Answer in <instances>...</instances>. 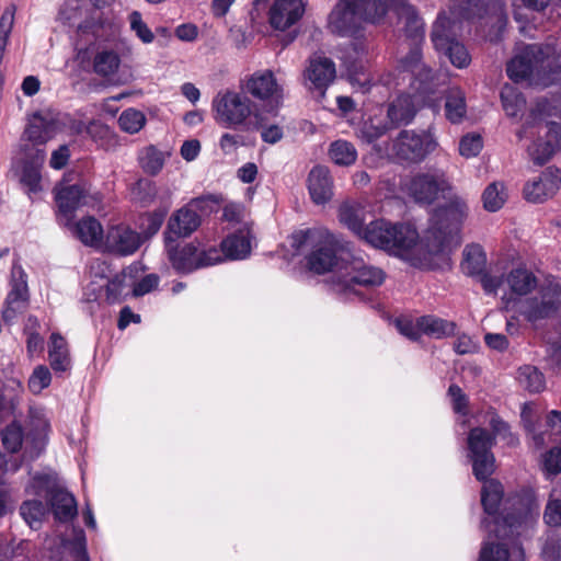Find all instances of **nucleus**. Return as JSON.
<instances>
[{
	"instance_id": "43",
	"label": "nucleus",
	"mask_w": 561,
	"mask_h": 561,
	"mask_svg": "<svg viewBox=\"0 0 561 561\" xmlns=\"http://www.w3.org/2000/svg\"><path fill=\"white\" fill-rule=\"evenodd\" d=\"M519 382L530 392H540L546 387L543 374L535 366L526 365L518 370Z\"/></svg>"
},
{
	"instance_id": "5",
	"label": "nucleus",
	"mask_w": 561,
	"mask_h": 561,
	"mask_svg": "<svg viewBox=\"0 0 561 561\" xmlns=\"http://www.w3.org/2000/svg\"><path fill=\"white\" fill-rule=\"evenodd\" d=\"M556 48L551 45H527L508 64L507 76L515 82L524 80L541 82L548 85L557 80L561 72L557 66Z\"/></svg>"
},
{
	"instance_id": "61",
	"label": "nucleus",
	"mask_w": 561,
	"mask_h": 561,
	"mask_svg": "<svg viewBox=\"0 0 561 561\" xmlns=\"http://www.w3.org/2000/svg\"><path fill=\"white\" fill-rule=\"evenodd\" d=\"M397 328L401 334L409 337L410 340H417L421 335V330L417 328V321L412 323L408 320H398Z\"/></svg>"
},
{
	"instance_id": "46",
	"label": "nucleus",
	"mask_w": 561,
	"mask_h": 561,
	"mask_svg": "<svg viewBox=\"0 0 561 561\" xmlns=\"http://www.w3.org/2000/svg\"><path fill=\"white\" fill-rule=\"evenodd\" d=\"M502 104L505 113L510 117H516L526 105V101L520 93L513 88H507L501 93Z\"/></svg>"
},
{
	"instance_id": "64",
	"label": "nucleus",
	"mask_w": 561,
	"mask_h": 561,
	"mask_svg": "<svg viewBox=\"0 0 561 561\" xmlns=\"http://www.w3.org/2000/svg\"><path fill=\"white\" fill-rule=\"evenodd\" d=\"M123 290V283L118 277L113 278L107 283L106 286V300L110 304H115L119 301L121 295Z\"/></svg>"
},
{
	"instance_id": "38",
	"label": "nucleus",
	"mask_w": 561,
	"mask_h": 561,
	"mask_svg": "<svg viewBox=\"0 0 561 561\" xmlns=\"http://www.w3.org/2000/svg\"><path fill=\"white\" fill-rule=\"evenodd\" d=\"M222 253L231 260H240L247 257L250 253L251 244L247 234L243 232L228 236L221 242Z\"/></svg>"
},
{
	"instance_id": "33",
	"label": "nucleus",
	"mask_w": 561,
	"mask_h": 561,
	"mask_svg": "<svg viewBox=\"0 0 561 561\" xmlns=\"http://www.w3.org/2000/svg\"><path fill=\"white\" fill-rule=\"evenodd\" d=\"M417 328L421 330V334L443 339L454 334L456 324L435 316H423L417 318Z\"/></svg>"
},
{
	"instance_id": "37",
	"label": "nucleus",
	"mask_w": 561,
	"mask_h": 561,
	"mask_svg": "<svg viewBox=\"0 0 561 561\" xmlns=\"http://www.w3.org/2000/svg\"><path fill=\"white\" fill-rule=\"evenodd\" d=\"M415 108L410 96H400L388 108L391 126L408 124L414 116Z\"/></svg>"
},
{
	"instance_id": "59",
	"label": "nucleus",
	"mask_w": 561,
	"mask_h": 561,
	"mask_svg": "<svg viewBox=\"0 0 561 561\" xmlns=\"http://www.w3.org/2000/svg\"><path fill=\"white\" fill-rule=\"evenodd\" d=\"M448 393L453 399L454 409L456 412H463L467 407V398L461 388L457 385H451Z\"/></svg>"
},
{
	"instance_id": "8",
	"label": "nucleus",
	"mask_w": 561,
	"mask_h": 561,
	"mask_svg": "<svg viewBox=\"0 0 561 561\" xmlns=\"http://www.w3.org/2000/svg\"><path fill=\"white\" fill-rule=\"evenodd\" d=\"M214 119L224 127H238L254 116L261 122V114L244 92L227 90L217 93L211 102Z\"/></svg>"
},
{
	"instance_id": "42",
	"label": "nucleus",
	"mask_w": 561,
	"mask_h": 561,
	"mask_svg": "<svg viewBox=\"0 0 561 561\" xmlns=\"http://www.w3.org/2000/svg\"><path fill=\"white\" fill-rule=\"evenodd\" d=\"M47 513V508L42 501L38 500H28L22 503L20 507V514L26 524L33 528L37 529L43 518Z\"/></svg>"
},
{
	"instance_id": "63",
	"label": "nucleus",
	"mask_w": 561,
	"mask_h": 561,
	"mask_svg": "<svg viewBox=\"0 0 561 561\" xmlns=\"http://www.w3.org/2000/svg\"><path fill=\"white\" fill-rule=\"evenodd\" d=\"M201 151V144L198 140H186L181 147V156L186 161H193Z\"/></svg>"
},
{
	"instance_id": "29",
	"label": "nucleus",
	"mask_w": 561,
	"mask_h": 561,
	"mask_svg": "<svg viewBox=\"0 0 561 561\" xmlns=\"http://www.w3.org/2000/svg\"><path fill=\"white\" fill-rule=\"evenodd\" d=\"M48 360L55 373H65L71 368V356L66 339L57 333H51L48 342Z\"/></svg>"
},
{
	"instance_id": "40",
	"label": "nucleus",
	"mask_w": 561,
	"mask_h": 561,
	"mask_svg": "<svg viewBox=\"0 0 561 561\" xmlns=\"http://www.w3.org/2000/svg\"><path fill=\"white\" fill-rule=\"evenodd\" d=\"M119 65L121 58L114 50H102L93 59V69L101 77L115 75Z\"/></svg>"
},
{
	"instance_id": "31",
	"label": "nucleus",
	"mask_w": 561,
	"mask_h": 561,
	"mask_svg": "<svg viewBox=\"0 0 561 561\" xmlns=\"http://www.w3.org/2000/svg\"><path fill=\"white\" fill-rule=\"evenodd\" d=\"M340 221L362 238L366 226L365 208L359 203H344L339 209Z\"/></svg>"
},
{
	"instance_id": "36",
	"label": "nucleus",
	"mask_w": 561,
	"mask_h": 561,
	"mask_svg": "<svg viewBox=\"0 0 561 561\" xmlns=\"http://www.w3.org/2000/svg\"><path fill=\"white\" fill-rule=\"evenodd\" d=\"M524 561V550L514 546L510 553L502 545L485 543L480 552L479 561Z\"/></svg>"
},
{
	"instance_id": "23",
	"label": "nucleus",
	"mask_w": 561,
	"mask_h": 561,
	"mask_svg": "<svg viewBox=\"0 0 561 561\" xmlns=\"http://www.w3.org/2000/svg\"><path fill=\"white\" fill-rule=\"evenodd\" d=\"M140 236L129 227L118 225L111 227L105 236L104 245L108 252L128 255L140 247Z\"/></svg>"
},
{
	"instance_id": "51",
	"label": "nucleus",
	"mask_w": 561,
	"mask_h": 561,
	"mask_svg": "<svg viewBox=\"0 0 561 561\" xmlns=\"http://www.w3.org/2000/svg\"><path fill=\"white\" fill-rule=\"evenodd\" d=\"M542 468L549 477L561 472V448L553 447L543 455Z\"/></svg>"
},
{
	"instance_id": "30",
	"label": "nucleus",
	"mask_w": 561,
	"mask_h": 561,
	"mask_svg": "<svg viewBox=\"0 0 561 561\" xmlns=\"http://www.w3.org/2000/svg\"><path fill=\"white\" fill-rule=\"evenodd\" d=\"M467 114L466 95L459 88H450L445 94V116L453 124L461 123Z\"/></svg>"
},
{
	"instance_id": "44",
	"label": "nucleus",
	"mask_w": 561,
	"mask_h": 561,
	"mask_svg": "<svg viewBox=\"0 0 561 561\" xmlns=\"http://www.w3.org/2000/svg\"><path fill=\"white\" fill-rule=\"evenodd\" d=\"M483 206L488 211L499 210L506 201L504 185L502 183H491L482 194Z\"/></svg>"
},
{
	"instance_id": "56",
	"label": "nucleus",
	"mask_w": 561,
	"mask_h": 561,
	"mask_svg": "<svg viewBox=\"0 0 561 561\" xmlns=\"http://www.w3.org/2000/svg\"><path fill=\"white\" fill-rule=\"evenodd\" d=\"M546 561H561V538H550L542 548Z\"/></svg>"
},
{
	"instance_id": "54",
	"label": "nucleus",
	"mask_w": 561,
	"mask_h": 561,
	"mask_svg": "<svg viewBox=\"0 0 561 561\" xmlns=\"http://www.w3.org/2000/svg\"><path fill=\"white\" fill-rule=\"evenodd\" d=\"M165 214L167 210L159 209L145 216L142 225L146 227L148 234L152 236L159 231L164 221Z\"/></svg>"
},
{
	"instance_id": "50",
	"label": "nucleus",
	"mask_w": 561,
	"mask_h": 561,
	"mask_svg": "<svg viewBox=\"0 0 561 561\" xmlns=\"http://www.w3.org/2000/svg\"><path fill=\"white\" fill-rule=\"evenodd\" d=\"M133 194L144 206H148L156 198L157 187L149 180H139L133 188Z\"/></svg>"
},
{
	"instance_id": "11",
	"label": "nucleus",
	"mask_w": 561,
	"mask_h": 561,
	"mask_svg": "<svg viewBox=\"0 0 561 561\" xmlns=\"http://www.w3.org/2000/svg\"><path fill=\"white\" fill-rule=\"evenodd\" d=\"M393 227L396 231V233H392L394 244L390 252L415 260L421 266L431 267L435 257H443L451 251L449 249L444 253L430 254L425 249H421L424 236L417 242L419 234L414 227L407 224H394Z\"/></svg>"
},
{
	"instance_id": "57",
	"label": "nucleus",
	"mask_w": 561,
	"mask_h": 561,
	"mask_svg": "<svg viewBox=\"0 0 561 561\" xmlns=\"http://www.w3.org/2000/svg\"><path fill=\"white\" fill-rule=\"evenodd\" d=\"M26 351L30 358L44 351V340L37 332H30L26 340Z\"/></svg>"
},
{
	"instance_id": "18",
	"label": "nucleus",
	"mask_w": 561,
	"mask_h": 561,
	"mask_svg": "<svg viewBox=\"0 0 561 561\" xmlns=\"http://www.w3.org/2000/svg\"><path fill=\"white\" fill-rule=\"evenodd\" d=\"M560 307L561 287L550 285L541 291L540 298L520 300L518 310L529 322H537L553 316Z\"/></svg>"
},
{
	"instance_id": "26",
	"label": "nucleus",
	"mask_w": 561,
	"mask_h": 561,
	"mask_svg": "<svg viewBox=\"0 0 561 561\" xmlns=\"http://www.w3.org/2000/svg\"><path fill=\"white\" fill-rule=\"evenodd\" d=\"M308 190L311 199L318 204H325L333 196V183L329 169L323 165H316L308 175Z\"/></svg>"
},
{
	"instance_id": "25",
	"label": "nucleus",
	"mask_w": 561,
	"mask_h": 561,
	"mask_svg": "<svg viewBox=\"0 0 561 561\" xmlns=\"http://www.w3.org/2000/svg\"><path fill=\"white\" fill-rule=\"evenodd\" d=\"M96 195H91L84 184H72L61 187L56 201L61 213H72L77 208L89 205L91 202L98 201Z\"/></svg>"
},
{
	"instance_id": "49",
	"label": "nucleus",
	"mask_w": 561,
	"mask_h": 561,
	"mask_svg": "<svg viewBox=\"0 0 561 561\" xmlns=\"http://www.w3.org/2000/svg\"><path fill=\"white\" fill-rule=\"evenodd\" d=\"M482 138L478 134H468L460 139L459 153L465 158H472L482 150Z\"/></svg>"
},
{
	"instance_id": "21",
	"label": "nucleus",
	"mask_w": 561,
	"mask_h": 561,
	"mask_svg": "<svg viewBox=\"0 0 561 561\" xmlns=\"http://www.w3.org/2000/svg\"><path fill=\"white\" fill-rule=\"evenodd\" d=\"M336 70L334 62L325 56L314 55L310 57L308 66L304 71L306 85L309 89H317L323 94L325 89L335 79Z\"/></svg>"
},
{
	"instance_id": "24",
	"label": "nucleus",
	"mask_w": 561,
	"mask_h": 561,
	"mask_svg": "<svg viewBox=\"0 0 561 561\" xmlns=\"http://www.w3.org/2000/svg\"><path fill=\"white\" fill-rule=\"evenodd\" d=\"M539 131L543 130L548 137L546 141L538 140L528 148L534 163L545 164L553 154L556 147L561 145V125L554 122L539 124Z\"/></svg>"
},
{
	"instance_id": "27",
	"label": "nucleus",
	"mask_w": 561,
	"mask_h": 561,
	"mask_svg": "<svg viewBox=\"0 0 561 561\" xmlns=\"http://www.w3.org/2000/svg\"><path fill=\"white\" fill-rule=\"evenodd\" d=\"M48 501L56 519L71 520L77 515V502L72 494L65 489L54 486L48 491Z\"/></svg>"
},
{
	"instance_id": "12",
	"label": "nucleus",
	"mask_w": 561,
	"mask_h": 561,
	"mask_svg": "<svg viewBox=\"0 0 561 561\" xmlns=\"http://www.w3.org/2000/svg\"><path fill=\"white\" fill-rule=\"evenodd\" d=\"M436 147L437 141L428 130H401L393 141L396 156L412 163L423 161Z\"/></svg>"
},
{
	"instance_id": "6",
	"label": "nucleus",
	"mask_w": 561,
	"mask_h": 561,
	"mask_svg": "<svg viewBox=\"0 0 561 561\" xmlns=\"http://www.w3.org/2000/svg\"><path fill=\"white\" fill-rule=\"evenodd\" d=\"M489 425L492 435L482 427L472 428L468 435L469 457L472 461L473 474L478 480H485L495 471V458L491 450L495 437L506 440L511 446L518 444V438L511 433L508 424L497 415L491 416Z\"/></svg>"
},
{
	"instance_id": "53",
	"label": "nucleus",
	"mask_w": 561,
	"mask_h": 561,
	"mask_svg": "<svg viewBox=\"0 0 561 561\" xmlns=\"http://www.w3.org/2000/svg\"><path fill=\"white\" fill-rule=\"evenodd\" d=\"M543 520L549 526H561V500L549 499L543 512Z\"/></svg>"
},
{
	"instance_id": "28",
	"label": "nucleus",
	"mask_w": 561,
	"mask_h": 561,
	"mask_svg": "<svg viewBox=\"0 0 561 561\" xmlns=\"http://www.w3.org/2000/svg\"><path fill=\"white\" fill-rule=\"evenodd\" d=\"M396 233L393 224L385 219H378L371 221L366 226L362 239L367 241L369 244L387 250L393 249V234Z\"/></svg>"
},
{
	"instance_id": "1",
	"label": "nucleus",
	"mask_w": 561,
	"mask_h": 561,
	"mask_svg": "<svg viewBox=\"0 0 561 561\" xmlns=\"http://www.w3.org/2000/svg\"><path fill=\"white\" fill-rule=\"evenodd\" d=\"M407 192L419 204L431 205L439 198L449 201L431 216L421 249L439 254L459 245V230L468 215V206L465 199L454 194L447 173L438 168L417 172L407 184Z\"/></svg>"
},
{
	"instance_id": "35",
	"label": "nucleus",
	"mask_w": 561,
	"mask_h": 561,
	"mask_svg": "<svg viewBox=\"0 0 561 561\" xmlns=\"http://www.w3.org/2000/svg\"><path fill=\"white\" fill-rule=\"evenodd\" d=\"M168 152L159 150L156 146L144 147L138 153L140 168L149 175H157L163 168Z\"/></svg>"
},
{
	"instance_id": "20",
	"label": "nucleus",
	"mask_w": 561,
	"mask_h": 561,
	"mask_svg": "<svg viewBox=\"0 0 561 561\" xmlns=\"http://www.w3.org/2000/svg\"><path fill=\"white\" fill-rule=\"evenodd\" d=\"M10 286L11 289L2 310V319L5 322H12L18 314L26 310L30 302L27 276L22 266L18 264L12 266Z\"/></svg>"
},
{
	"instance_id": "47",
	"label": "nucleus",
	"mask_w": 561,
	"mask_h": 561,
	"mask_svg": "<svg viewBox=\"0 0 561 561\" xmlns=\"http://www.w3.org/2000/svg\"><path fill=\"white\" fill-rule=\"evenodd\" d=\"M51 382V373L45 365H37L27 381L28 389L32 393L38 394L48 388Z\"/></svg>"
},
{
	"instance_id": "17",
	"label": "nucleus",
	"mask_w": 561,
	"mask_h": 561,
	"mask_svg": "<svg viewBox=\"0 0 561 561\" xmlns=\"http://www.w3.org/2000/svg\"><path fill=\"white\" fill-rule=\"evenodd\" d=\"M385 278L386 275L381 268L367 264L362 257L351 252L340 283L344 289H351L353 285L368 288L380 286Z\"/></svg>"
},
{
	"instance_id": "32",
	"label": "nucleus",
	"mask_w": 561,
	"mask_h": 561,
	"mask_svg": "<svg viewBox=\"0 0 561 561\" xmlns=\"http://www.w3.org/2000/svg\"><path fill=\"white\" fill-rule=\"evenodd\" d=\"M511 291L516 295H527L537 287L534 273L525 267L513 268L505 278Z\"/></svg>"
},
{
	"instance_id": "62",
	"label": "nucleus",
	"mask_w": 561,
	"mask_h": 561,
	"mask_svg": "<svg viewBox=\"0 0 561 561\" xmlns=\"http://www.w3.org/2000/svg\"><path fill=\"white\" fill-rule=\"evenodd\" d=\"M175 35L180 41L193 42L198 35V30L194 24H181L175 28Z\"/></svg>"
},
{
	"instance_id": "19",
	"label": "nucleus",
	"mask_w": 561,
	"mask_h": 561,
	"mask_svg": "<svg viewBox=\"0 0 561 561\" xmlns=\"http://www.w3.org/2000/svg\"><path fill=\"white\" fill-rule=\"evenodd\" d=\"M196 199L176 209L170 216L164 231L165 244L174 243L178 239L187 238L194 233L202 224V217L196 211Z\"/></svg>"
},
{
	"instance_id": "48",
	"label": "nucleus",
	"mask_w": 561,
	"mask_h": 561,
	"mask_svg": "<svg viewBox=\"0 0 561 561\" xmlns=\"http://www.w3.org/2000/svg\"><path fill=\"white\" fill-rule=\"evenodd\" d=\"M391 127V124H386L379 119H368L360 128V137L366 142L371 144L383 136Z\"/></svg>"
},
{
	"instance_id": "52",
	"label": "nucleus",
	"mask_w": 561,
	"mask_h": 561,
	"mask_svg": "<svg viewBox=\"0 0 561 561\" xmlns=\"http://www.w3.org/2000/svg\"><path fill=\"white\" fill-rule=\"evenodd\" d=\"M130 27L136 33V35L146 44H149L153 41L154 36L147 24L142 21L141 14L137 11L131 12L130 16Z\"/></svg>"
},
{
	"instance_id": "3",
	"label": "nucleus",
	"mask_w": 561,
	"mask_h": 561,
	"mask_svg": "<svg viewBox=\"0 0 561 561\" xmlns=\"http://www.w3.org/2000/svg\"><path fill=\"white\" fill-rule=\"evenodd\" d=\"M293 247L297 250L302 247L310 248L306 257L310 271L317 274L335 272L340 278L352 252L347 242L324 227H314L295 232L293 234Z\"/></svg>"
},
{
	"instance_id": "39",
	"label": "nucleus",
	"mask_w": 561,
	"mask_h": 561,
	"mask_svg": "<svg viewBox=\"0 0 561 561\" xmlns=\"http://www.w3.org/2000/svg\"><path fill=\"white\" fill-rule=\"evenodd\" d=\"M329 156L335 164L348 167L355 163L357 150L353 144L346 140H336L331 144Z\"/></svg>"
},
{
	"instance_id": "55",
	"label": "nucleus",
	"mask_w": 561,
	"mask_h": 561,
	"mask_svg": "<svg viewBox=\"0 0 561 561\" xmlns=\"http://www.w3.org/2000/svg\"><path fill=\"white\" fill-rule=\"evenodd\" d=\"M159 277L154 274L146 275L138 283L135 284L133 294L136 297L144 296L150 293L158 286Z\"/></svg>"
},
{
	"instance_id": "60",
	"label": "nucleus",
	"mask_w": 561,
	"mask_h": 561,
	"mask_svg": "<svg viewBox=\"0 0 561 561\" xmlns=\"http://www.w3.org/2000/svg\"><path fill=\"white\" fill-rule=\"evenodd\" d=\"M69 159V149L67 146H61L51 153L49 164L53 169L60 170L67 163Z\"/></svg>"
},
{
	"instance_id": "13",
	"label": "nucleus",
	"mask_w": 561,
	"mask_h": 561,
	"mask_svg": "<svg viewBox=\"0 0 561 561\" xmlns=\"http://www.w3.org/2000/svg\"><path fill=\"white\" fill-rule=\"evenodd\" d=\"M45 150L34 145H21L12 162V171L30 192L39 191L41 167L45 161Z\"/></svg>"
},
{
	"instance_id": "15",
	"label": "nucleus",
	"mask_w": 561,
	"mask_h": 561,
	"mask_svg": "<svg viewBox=\"0 0 561 561\" xmlns=\"http://www.w3.org/2000/svg\"><path fill=\"white\" fill-rule=\"evenodd\" d=\"M173 243L165 244L169 260L172 266L179 272L188 273L199 267L214 265L221 261L220 254L216 249L199 252L192 243L181 248L173 247Z\"/></svg>"
},
{
	"instance_id": "45",
	"label": "nucleus",
	"mask_w": 561,
	"mask_h": 561,
	"mask_svg": "<svg viewBox=\"0 0 561 561\" xmlns=\"http://www.w3.org/2000/svg\"><path fill=\"white\" fill-rule=\"evenodd\" d=\"M145 123L146 117L144 113L135 108L125 110L118 118L119 127L129 134L138 133Z\"/></svg>"
},
{
	"instance_id": "14",
	"label": "nucleus",
	"mask_w": 561,
	"mask_h": 561,
	"mask_svg": "<svg viewBox=\"0 0 561 561\" xmlns=\"http://www.w3.org/2000/svg\"><path fill=\"white\" fill-rule=\"evenodd\" d=\"M522 423L530 438L531 445L536 449L542 448L548 442H557L561 437V412L552 410L546 422L547 430H541L537 425V415L530 403H525L522 408Z\"/></svg>"
},
{
	"instance_id": "9",
	"label": "nucleus",
	"mask_w": 561,
	"mask_h": 561,
	"mask_svg": "<svg viewBox=\"0 0 561 561\" xmlns=\"http://www.w3.org/2000/svg\"><path fill=\"white\" fill-rule=\"evenodd\" d=\"M33 422H36L34 435H23L21 425L12 422L1 431L3 447L14 454L23 448L22 460L32 461L36 459L45 447V433L48 428L47 421L38 412H32Z\"/></svg>"
},
{
	"instance_id": "22",
	"label": "nucleus",
	"mask_w": 561,
	"mask_h": 561,
	"mask_svg": "<svg viewBox=\"0 0 561 561\" xmlns=\"http://www.w3.org/2000/svg\"><path fill=\"white\" fill-rule=\"evenodd\" d=\"M561 185V170L556 168H547L542 174L526 183L524 187V196L528 202L541 203L552 197Z\"/></svg>"
},
{
	"instance_id": "10",
	"label": "nucleus",
	"mask_w": 561,
	"mask_h": 561,
	"mask_svg": "<svg viewBox=\"0 0 561 561\" xmlns=\"http://www.w3.org/2000/svg\"><path fill=\"white\" fill-rule=\"evenodd\" d=\"M455 23L445 14L438 15L431 34L432 42L437 51H443L457 68H465L470 64L467 48L455 39L453 32Z\"/></svg>"
},
{
	"instance_id": "41",
	"label": "nucleus",
	"mask_w": 561,
	"mask_h": 561,
	"mask_svg": "<svg viewBox=\"0 0 561 561\" xmlns=\"http://www.w3.org/2000/svg\"><path fill=\"white\" fill-rule=\"evenodd\" d=\"M24 136L25 139L22 140L21 145H34L42 148L49 138L45 121L39 116H35L26 127Z\"/></svg>"
},
{
	"instance_id": "4",
	"label": "nucleus",
	"mask_w": 561,
	"mask_h": 561,
	"mask_svg": "<svg viewBox=\"0 0 561 561\" xmlns=\"http://www.w3.org/2000/svg\"><path fill=\"white\" fill-rule=\"evenodd\" d=\"M387 10L392 8L400 20L403 23V31L407 37L413 41V47L410 51L400 59V68L404 71H409L413 75L415 80L420 82V90L423 92H430V82L433 81L434 75L423 61L422 54L419 47V43L424 37V24L422 19L417 15L415 9L409 4L405 0H383Z\"/></svg>"
},
{
	"instance_id": "16",
	"label": "nucleus",
	"mask_w": 561,
	"mask_h": 561,
	"mask_svg": "<svg viewBox=\"0 0 561 561\" xmlns=\"http://www.w3.org/2000/svg\"><path fill=\"white\" fill-rule=\"evenodd\" d=\"M241 90L247 95L278 106L283 100V87L270 69L256 70L241 81Z\"/></svg>"
},
{
	"instance_id": "34",
	"label": "nucleus",
	"mask_w": 561,
	"mask_h": 561,
	"mask_svg": "<svg viewBox=\"0 0 561 561\" xmlns=\"http://www.w3.org/2000/svg\"><path fill=\"white\" fill-rule=\"evenodd\" d=\"M75 232L85 245H100L103 239V228L94 217H85L77 222Z\"/></svg>"
},
{
	"instance_id": "2",
	"label": "nucleus",
	"mask_w": 561,
	"mask_h": 561,
	"mask_svg": "<svg viewBox=\"0 0 561 561\" xmlns=\"http://www.w3.org/2000/svg\"><path fill=\"white\" fill-rule=\"evenodd\" d=\"M483 481L481 503L484 512L493 516L492 523L484 518L482 527L489 529L496 538L513 536L524 524L531 523L539 516V504L531 491H523L506 501L505 515L496 517L500 503L503 497V485L493 479Z\"/></svg>"
},
{
	"instance_id": "58",
	"label": "nucleus",
	"mask_w": 561,
	"mask_h": 561,
	"mask_svg": "<svg viewBox=\"0 0 561 561\" xmlns=\"http://www.w3.org/2000/svg\"><path fill=\"white\" fill-rule=\"evenodd\" d=\"M454 350L459 355L470 354L476 352L477 344L469 335L461 334L455 341Z\"/></svg>"
},
{
	"instance_id": "7",
	"label": "nucleus",
	"mask_w": 561,
	"mask_h": 561,
	"mask_svg": "<svg viewBox=\"0 0 561 561\" xmlns=\"http://www.w3.org/2000/svg\"><path fill=\"white\" fill-rule=\"evenodd\" d=\"M386 12L383 0H340L329 15L328 27L340 36L353 35L364 22L376 23Z\"/></svg>"
}]
</instances>
